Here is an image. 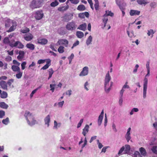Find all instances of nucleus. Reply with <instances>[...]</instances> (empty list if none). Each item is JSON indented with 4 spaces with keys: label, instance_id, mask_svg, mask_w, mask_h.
I'll use <instances>...</instances> for the list:
<instances>
[{
    "label": "nucleus",
    "instance_id": "nucleus-6",
    "mask_svg": "<svg viewBox=\"0 0 157 157\" xmlns=\"http://www.w3.org/2000/svg\"><path fill=\"white\" fill-rule=\"evenodd\" d=\"M44 16V13L42 10H38L35 13L34 17L37 20L41 19Z\"/></svg>",
    "mask_w": 157,
    "mask_h": 157
},
{
    "label": "nucleus",
    "instance_id": "nucleus-36",
    "mask_svg": "<svg viewBox=\"0 0 157 157\" xmlns=\"http://www.w3.org/2000/svg\"><path fill=\"white\" fill-rule=\"evenodd\" d=\"M127 33L128 36L131 38L134 37L135 36L134 35V32L133 31H132L130 32H129L128 31H127Z\"/></svg>",
    "mask_w": 157,
    "mask_h": 157
},
{
    "label": "nucleus",
    "instance_id": "nucleus-18",
    "mask_svg": "<svg viewBox=\"0 0 157 157\" xmlns=\"http://www.w3.org/2000/svg\"><path fill=\"white\" fill-rule=\"evenodd\" d=\"M69 7V6L67 5L66 6H64L59 7L58 8V10L59 11L63 12L68 9Z\"/></svg>",
    "mask_w": 157,
    "mask_h": 157
},
{
    "label": "nucleus",
    "instance_id": "nucleus-16",
    "mask_svg": "<svg viewBox=\"0 0 157 157\" xmlns=\"http://www.w3.org/2000/svg\"><path fill=\"white\" fill-rule=\"evenodd\" d=\"M140 12L139 11L135 10H131L129 13L131 16L137 15H138L140 14Z\"/></svg>",
    "mask_w": 157,
    "mask_h": 157
},
{
    "label": "nucleus",
    "instance_id": "nucleus-46",
    "mask_svg": "<svg viewBox=\"0 0 157 157\" xmlns=\"http://www.w3.org/2000/svg\"><path fill=\"white\" fill-rule=\"evenodd\" d=\"M40 87H41L40 86L39 87L34 90L32 91L31 93L30 94V97L31 98H32L33 97L34 94L38 90Z\"/></svg>",
    "mask_w": 157,
    "mask_h": 157
},
{
    "label": "nucleus",
    "instance_id": "nucleus-34",
    "mask_svg": "<svg viewBox=\"0 0 157 157\" xmlns=\"http://www.w3.org/2000/svg\"><path fill=\"white\" fill-rule=\"evenodd\" d=\"M113 13L111 12L110 11H106V13L104 15V16H106L107 17L108 16H113Z\"/></svg>",
    "mask_w": 157,
    "mask_h": 157
},
{
    "label": "nucleus",
    "instance_id": "nucleus-22",
    "mask_svg": "<svg viewBox=\"0 0 157 157\" xmlns=\"http://www.w3.org/2000/svg\"><path fill=\"white\" fill-rule=\"evenodd\" d=\"M26 47L30 50H33L35 49L34 45L32 43L27 44L26 45Z\"/></svg>",
    "mask_w": 157,
    "mask_h": 157
},
{
    "label": "nucleus",
    "instance_id": "nucleus-44",
    "mask_svg": "<svg viewBox=\"0 0 157 157\" xmlns=\"http://www.w3.org/2000/svg\"><path fill=\"white\" fill-rule=\"evenodd\" d=\"M56 86L55 84H51L50 85V87L51 88L50 90L52 91V92H53L54 91L55 89V86Z\"/></svg>",
    "mask_w": 157,
    "mask_h": 157
},
{
    "label": "nucleus",
    "instance_id": "nucleus-37",
    "mask_svg": "<svg viewBox=\"0 0 157 157\" xmlns=\"http://www.w3.org/2000/svg\"><path fill=\"white\" fill-rule=\"evenodd\" d=\"M17 72L18 73L16 75V77L18 79L21 78L22 76L23 73L20 71Z\"/></svg>",
    "mask_w": 157,
    "mask_h": 157
},
{
    "label": "nucleus",
    "instance_id": "nucleus-38",
    "mask_svg": "<svg viewBox=\"0 0 157 157\" xmlns=\"http://www.w3.org/2000/svg\"><path fill=\"white\" fill-rule=\"evenodd\" d=\"M124 146L122 147L119 151L118 154L119 155L125 154L124 153Z\"/></svg>",
    "mask_w": 157,
    "mask_h": 157
},
{
    "label": "nucleus",
    "instance_id": "nucleus-42",
    "mask_svg": "<svg viewBox=\"0 0 157 157\" xmlns=\"http://www.w3.org/2000/svg\"><path fill=\"white\" fill-rule=\"evenodd\" d=\"M104 18L103 19V23H104V26L105 27L106 26V24L107 23V22L108 21V18L107 17V16H104Z\"/></svg>",
    "mask_w": 157,
    "mask_h": 157
},
{
    "label": "nucleus",
    "instance_id": "nucleus-24",
    "mask_svg": "<svg viewBox=\"0 0 157 157\" xmlns=\"http://www.w3.org/2000/svg\"><path fill=\"white\" fill-rule=\"evenodd\" d=\"M84 33L81 31H77L76 33L77 36L79 38H81L84 36Z\"/></svg>",
    "mask_w": 157,
    "mask_h": 157
},
{
    "label": "nucleus",
    "instance_id": "nucleus-17",
    "mask_svg": "<svg viewBox=\"0 0 157 157\" xmlns=\"http://www.w3.org/2000/svg\"><path fill=\"white\" fill-rule=\"evenodd\" d=\"M44 121L45 124L47 125L48 127L49 125V123L50 122V116L49 115H48L44 119Z\"/></svg>",
    "mask_w": 157,
    "mask_h": 157
},
{
    "label": "nucleus",
    "instance_id": "nucleus-27",
    "mask_svg": "<svg viewBox=\"0 0 157 157\" xmlns=\"http://www.w3.org/2000/svg\"><path fill=\"white\" fill-rule=\"evenodd\" d=\"M15 42V41L14 40H13V41H11L10 42V40L8 37H5L3 40V42L4 44H9L10 45V44L11 42Z\"/></svg>",
    "mask_w": 157,
    "mask_h": 157
},
{
    "label": "nucleus",
    "instance_id": "nucleus-15",
    "mask_svg": "<svg viewBox=\"0 0 157 157\" xmlns=\"http://www.w3.org/2000/svg\"><path fill=\"white\" fill-rule=\"evenodd\" d=\"M89 126L88 124H86L82 130V134L84 136H86V134L89 131Z\"/></svg>",
    "mask_w": 157,
    "mask_h": 157
},
{
    "label": "nucleus",
    "instance_id": "nucleus-33",
    "mask_svg": "<svg viewBox=\"0 0 157 157\" xmlns=\"http://www.w3.org/2000/svg\"><path fill=\"white\" fill-rule=\"evenodd\" d=\"M92 38L91 36H90L87 38L86 40V44L87 45H89L92 42Z\"/></svg>",
    "mask_w": 157,
    "mask_h": 157
},
{
    "label": "nucleus",
    "instance_id": "nucleus-21",
    "mask_svg": "<svg viewBox=\"0 0 157 157\" xmlns=\"http://www.w3.org/2000/svg\"><path fill=\"white\" fill-rule=\"evenodd\" d=\"M51 65V60L50 59L48 60L46 62V64L44 66L42 67L41 69L43 70H46L48 69L49 67Z\"/></svg>",
    "mask_w": 157,
    "mask_h": 157
},
{
    "label": "nucleus",
    "instance_id": "nucleus-29",
    "mask_svg": "<svg viewBox=\"0 0 157 157\" xmlns=\"http://www.w3.org/2000/svg\"><path fill=\"white\" fill-rule=\"evenodd\" d=\"M0 107L3 109H7L8 106L4 102H0Z\"/></svg>",
    "mask_w": 157,
    "mask_h": 157
},
{
    "label": "nucleus",
    "instance_id": "nucleus-64",
    "mask_svg": "<svg viewBox=\"0 0 157 157\" xmlns=\"http://www.w3.org/2000/svg\"><path fill=\"white\" fill-rule=\"evenodd\" d=\"M153 126L155 129L157 131V122H155V123L153 124Z\"/></svg>",
    "mask_w": 157,
    "mask_h": 157
},
{
    "label": "nucleus",
    "instance_id": "nucleus-23",
    "mask_svg": "<svg viewBox=\"0 0 157 157\" xmlns=\"http://www.w3.org/2000/svg\"><path fill=\"white\" fill-rule=\"evenodd\" d=\"M130 146L128 145H125L124 150V153L127 154H128L130 150Z\"/></svg>",
    "mask_w": 157,
    "mask_h": 157
},
{
    "label": "nucleus",
    "instance_id": "nucleus-60",
    "mask_svg": "<svg viewBox=\"0 0 157 157\" xmlns=\"http://www.w3.org/2000/svg\"><path fill=\"white\" fill-rule=\"evenodd\" d=\"M113 129L115 132H117V130L116 128V125L114 123H113L112 124Z\"/></svg>",
    "mask_w": 157,
    "mask_h": 157
},
{
    "label": "nucleus",
    "instance_id": "nucleus-5",
    "mask_svg": "<svg viewBox=\"0 0 157 157\" xmlns=\"http://www.w3.org/2000/svg\"><path fill=\"white\" fill-rule=\"evenodd\" d=\"M13 42H11L10 44V46L13 48L14 47H17V48L19 49L23 48L24 47V45L19 41H17Z\"/></svg>",
    "mask_w": 157,
    "mask_h": 157
},
{
    "label": "nucleus",
    "instance_id": "nucleus-57",
    "mask_svg": "<svg viewBox=\"0 0 157 157\" xmlns=\"http://www.w3.org/2000/svg\"><path fill=\"white\" fill-rule=\"evenodd\" d=\"M107 118L106 116V114H105V122H104V126H106L107 125Z\"/></svg>",
    "mask_w": 157,
    "mask_h": 157
},
{
    "label": "nucleus",
    "instance_id": "nucleus-31",
    "mask_svg": "<svg viewBox=\"0 0 157 157\" xmlns=\"http://www.w3.org/2000/svg\"><path fill=\"white\" fill-rule=\"evenodd\" d=\"M30 31L29 28L25 27L24 29H21L20 31L21 33H26L29 32Z\"/></svg>",
    "mask_w": 157,
    "mask_h": 157
},
{
    "label": "nucleus",
    "instance_id": "nucleus-8",
    "mask_svg": "<svg viewBox=\"0 0 157 157\" xmlns=\"http://www.w3.org/2000/svg\"><path fill=\"white\" fill-rule=\"evenodd\" d=\"M37 43L41 45H45L48 42V40L45 38H38L37 39Z\"/></svg>",
    "mask_w": 157,
    "mask_h": 157
},
{
    "label": "nucleus",
    "instance_id": "nucleus-9",
    "mask_svg": "<svg viewBox=\"0 0 157 157\" xmlns=\"http://www.w3.org/2000/svg\"><path fill=\"white\" fill-rule=\"evenodd\" d=\"M73 14L71 13L65 14L63 17L65 21H68L72 19Z\"/></svg>",
    "mask_w": 157,
    "mask_h": 157
},
{
    "label": "nucleus",
    "instance_id": "nucleus-12",
    "mask_svg": "<svg viewBox=\"0 0 157 157\" xmlns=\"http://www.w3.org/2000/svg\"><path fill=\"white\" fill-rule=\"evenodd\" d=\"M57 43L60 45H67L68 44V41L66 39H60L58 40Z\"/></svg>",
    "mask_w": 157,
    "mask_h": 157
},
{
    "label": "nucleus",
    "instance_id": "nucleus-39",
    "mask_svg": "<svg viewBox=\"0 0 157 157\" xmlns=\"http://www.w3.org/2000/svg\"><path fill=\"white\" fill-rule=\"evenodd\" d=\"M64 47L62 46H60L58 49V51L60 53H63L64 52Z\"/></svg>",
    "mask_w": 157,
    "mask_h": 157
},
{
    "label": "nucleus",
    "instance_id": "nucleus-26",
    "mask_svg": "<svg viewBox=\"0 0 157 157\" xmlns=\"http://www.w3.org/2000/svg\"><path fill=\"white\" fill-rule=\"evenodd\" d=\"M11 69L14 72H18L20 71V67L18 66L15 65H12L11 67Z\"/></svg>",
    "mask_w": 157,
    "mask_h": 157
},
{
    "label": "nucleus",
    "instance_id": "nucleus-59",
    "mask_svg": "<svg viewBox=\"0 0 157 157\" xmlns=\"http://www.w3.org/2000/svg\"><path fill=\"white\" fill-rule=\"evenodd\" d=\"M127 84H128V82H126L125 84L124 85L122 88L124 89H125L126 88H129V87L128 86V85H127Z\"/></svg>",
    "mask_w": 157,
    "mask_h": 157
},
{
    "label": "nucleus",
    "instance_id": "nucleus-55",
    "mask_svg": "<svg viewBox=\"0 0 157 157\" xmlns=\"http://www.w3.org/2000/svg\"><path fill=\"white\" fill-rule=\"evenodd\" d=\"M134 155L135 157H142L139 152L138 151L135 152Z\"/></svg>",
    "mask_w": 157,
    "mask_h": 157
},
{
    "label": "nucleus",
    "instance_id": "nucleus-62",
    "mask_svg": "<svg viewBox=\"0 0 157 157\" xmlns=\"http://www.w3.org/2000/svg\"><path fill=\"white\" fill-rule=\"evenodd\" d=\"M78 16L79 17L81 18H85V16L83 13H79L78 14Z\"/></svg>",
    "mask_w": 157,
    "mask_h": 157
},
{
    "label": "nucleus",
    "instance_id": "nucleus-41",
    "mask_svg": "<svg viewBox=\"0 0 157 157\" xmlns=\"http://www.w3.org/2000/svg\"><path fill=\"white\" fill-rule=\"evenodd\" d=\"M9 118L7 117L6 119H3L2 120V122L3 124L5 125H7L9 122Z\"/></svg>",
    "mask_w": 157,
    "mask_h": 157
},
{
    "label": "nucleus",
    "instance_id": "nucleus-25",
    "mask_svg": "<svg viewBox=\"0 0 157 157\" xmlns=\"http://www.w3.org/2000/svg\"><path fill=\"white\" fill-rule=\"evenodd\" d=\"M86 9L84 5L82 4L78 5L77 8V10L79 11H84Z\"/></svg>",
    "mask_w": 157,
    "mask_h": 157
},
{
    "label": "nucleus",
    "instance_id": "nucleus-32",
    "mask_svg": "<svg viewBox=\"0 0 157 157\" xmlns=\"http://www.w3.org/2000/svg\"><path fill=\"white\" fill-rule=\"evenodd\" d=\"M147 0H137V2L139 4L144 5L147 4Z\"/></svg>",
    "mask_w": 157,
    "mask_h": 157
},
{
    "label": "nucleus",
    "instance_id": "nucleus-20",
    "mask_svg": "<svg viewBox=\"0 0 157 157\" xmlns=\"http://www.w3.org/2000/svg\"><path fill=\"white\" fill-rule=\"evenodd\" d=\"M86 23L81 24L77 28V29L85 31L86 29Z\"/></svg>",
    "mask_w": 157,
    "mask_h": 157
},
{
    "label": "nucleus",
    "instance_id": "nucleus-47",
    "mask_svg": "<svg viewBox=\"0 0 157 157\" xmlns=\"http://www.w3.org/2000/svg\"><path fill=\"white\" fill-rule=\"evenodd\" d=\"M94 7L96 10H99V4L98 1L95 2Z\"/></svg>",
    "mask_w": 157,
    "mask_h": 157
},
{
    "label": "nucleus",
    "instance_id": "nucleus-48",
    "mask_svg": "<svg viewBox=\"0 0 157 157\" xmlns=\"http://www.w3.org/2000/svg\"><path fill=\"white\" fill-rule=\"evenodd\" d=\"M59 4V3L57 1H55L52 2L50 4V6L52 7H55L57 6Z\"/></svg>",
    "mask_w": 157,
    "mask_h": 157
},
{
    "label": "nucleus",
    "instance_id": "nucleus-56",
    "mask_svg": "<svg viewBox=\"0 0 157 157\" xmlns=\"http://www.w3.org/2000/svg\"><path fill=\"white\" fill-rule=\"evenodd\" d=\"M79 44V41L78 40H77L75 42L73 45V46H72L71 48H73L74 47L76 46L77 45H78Z\"/></svg>",
    "mask_w": 157,
    "mask_h": 157
},
{
    "label": "nucleus",
    "instance_id": "nucleus-11",
    "mask_svg": "<svg viewBox=\"0 0 157 157\" xmlns=\"http://www.w3.org/2000/svg\"><path fill=\"white\" fill-rule=\"evenodd\" d=\"M23 37L24 39L26 41H30L33 39V36L32 34L29 33L25 35Z\"/></svg>",
    "mask_w": 157,
    "mask_h": 157
},
{
    "label": "nucleus",
    "instance_id": "nucleus-54",
    "mask_svg": "<svg viewBox=\"0 0 157 157\" xmlns=\"http://www.w3.org/2000/svg\"><path fill=\"white\" fill-rule=\"evenodd\" d=\"M83 119H82L80 120L79 122L78 123V124L77 125V128H78L81 127V126L82 124V123L83 122Z\"/></svg>",
    "mask_w": 157,
    "mask_h": 157
},
{
    "label": "nucleus",
    "instance_id": "nucleus-10",
    "mask_svg": "<svg viewBox=\"0 0 157 157\" xmlns=\"http://www.w3.org/2000/svg\"><path fill=\"white\" fill-rule=\"evenodd\" d=\"M15 21L10 19H7L5 21V26L6 28L9 27L11 24Z\"/></svg>",
    "mask_w": 157,
    "mask_h": 157
},
{
    "label": "nucleus",
    "instance_id": "nucleus-3",
    "mask_svg": "<svg viewBox=\"0 0 157 157\" xmlns=\"http://www.w3.org/2000/svg\"><path fill=\"white\" fill-rule=\"evenodd\" d=\"M77 27L76 23L73 21L68 22L66 26V28L67 30L71 31L75 30Z\"/></svg>",
    "mask_w": 157,
    "mask_h": 157
},
{
    "label": "nucleus",
    "instance_id": "nucleus-61",
    "mask_svg": "<svg viewBox=\"0 0 157 157\" xmlns=\"http://www.w3.org/2000/svg\"><path fill=\"white\" fill-rule=\"evenodd\" d=\"M125 137L128 142L131 139L130 135H127L126 134Z\"/></svg>",
    "mask_w": 157,
    "mask_h": 157
},
{
    "label": "nucleus",
    "instance_id": "nucleus-35",
    "mask_svg": "<svg viewBox=\"0 0 157 157\" xmlns=\"http://www.w3.org/2000/svg\"><path fill=\"white\" fill-rule=\"evenodd\" d=\"M48 71L49 74L48 79H49L51 78L52 75L54 73V71H53V69L52 68H51L48 70Z\"/></svg>",
    "mask_w": 157,
    "mask_h": 157
},
{
    "label": "nucleus",
    "instance_id": "nucleus-13",
    "mask_svg": "<svg viewBox=\"0 0 157 157\" xmlns=\"http://www.w3.org/2000/svg\"><path fill=\"white\" fill-rule=\"evenodd\" d=\"M17 26V23L15 22L12 24V25L10 27L9 29L6 31V32L10 33L14 31L16 29Z\"/></svg>",
    "mask_w": 157,
    "mask_h": 157
},
{
    "label": "nucleus",
    "instance_id": "nucleus-30",
    "mask_svg": "<svg viewBox=\"0 0 157 157\" xmlns=\"http://www.w3.org/2000/svg\"><path fill=\"white\" fill-rule=\"evenodd\" d=\"M8 94L6 92L3 91L0 94V97L2 98H7Z\"/></svg>",
    "mask_w": 157,
    "mask_h": 157
},
{
    "label": "nucleus",
    "instance_id": "nucleus-2",
    "mask_svg": "<svg viewBox=\"0 0 157 157\" xmlns=\"http://www.w3.org/2000/svg\"><path fill=\"white\" fill-rule=\"evenodd\" d=\"M24 116L28 123L30 125H33L37 123L36 121L34 119L33 116L29 111H26Z\"/></svg>",
    "mask_w": 157,
    "mask_h": 157
},
{
    "label": "nucleus",
    "instance_id": "nucleus-7",
    "mask_svg": "<svg viewBox=\"0 0 157 157\" xmlns=\"http://www.w3.org/2000/svg\"><path fill=\"white\" fill-rule=\"evenodd\" d=\"M88 72L89 68L85 66L83 68L82 71L79 75V76H83L87 75L88 74Z\"/></svg>",
    "mask_w": 157,
    "mask_h": 157
},
{
    "label": "nucleus",
    "instance_id": "nucleus-4",
    "mask_svg": "<svg viewBox=\"0 0 157 157\" xmlns=\"http://www.w3.org/2000/svg\"><path fill=\"white\" fill-rule=\"evenodd\" d=\"M42 2L37 0H33L31 3L30 7L32 9L38 8L41 6Z\"/></svg>",
    "mask_w": 157,
    "mask_h": 157
},
{
    "label": "nucleus",
    "instance_id": "nucleus-49",
    "mask_svg": "<svg viewBox=\"0 0 157 157\" xmlns=\"http://www.w3.org/2000/svg\"><path fill=\"white\" fill-rule=\"evenodd\" d=\"M14 79H11L8 80L7 82V84H8L9 86H10L12 84V83L14 82Z\"/></svg>",
    "mask_w": 157,
    "mask_h": 157
},
{
    "label": "nucleus",
    "instance_id": "nucleus-63",
    "mask_svg": "<svg viewBox=\"0 0 157 157\" xmlns=\"http://www.w3.org/2000/svg\"><path fill=\"white\" fill-rule=\"evenodd\" d=\"M88 85V83L87 82H86L84 84V88L85 89L87 90H89V89L87 87V86Z\"/></svg>",
    "mask_w": 157,
    "mask_h": 157
},
{
    "label": "nucleus",
    "instance_id": "nucleus-58",
    "mask_svg": "<svg viewBox=\"0 0 157 157\" xmlns=\"http://www.w3.org/2000/svg\"><path fill=\"white\" fill-rule=\"evenodd\" d=\"M64 103L63 101L58 103V105L59 107H62Z\"/></svg>",
    "mask_w": 157,
    "mask_h": 157
},
{
    "label": "nucleus",
    "instance_id": "nucleus-53",
    "mask_svg": "<svg viewBox=\"0 0 157 157\" xmlns=\"http://www.w3.org/2000/svg\"><path fill=\"white\" fill-rule=\"evenodd\" d=\"M5 60L7 62H10L12 60V57L10 56H8L6 57Z\"/></svg>",
    "mask_w": 157,
    "mask_h": 157
},
{
    "label": "nucleus",
    "instance_id": "nucleus-28",
    "mask_svg": "<svg viewBox=\"0 0 157 157\" xmlns=\"http://www.w3.org/2000/svg\"><path fill=\"white\" fill-rule=\"evenodd\" d=\"M140 151L141 154L143 156H145L146 155L147 152L145 149L143 147H141L140 148Z\"/></svg>",
    "mask_w": 157,
    "mask_h": 157
},
{
    "label": "nucleus",
    "instance_id": "nucleus-40",
    "mask_svg": "<svg viewBox=\"0 0 157 157\" xmlns=\"http://www.w3.org/2000/svg\"><path fill=\"white\" fill-rule=\"evenodd\" d=\"M154 32L153 30L151 29L149 30H148V32L147 33V35L148 36H150V35H151V37H152L153 36V34H154Z\"/></svg>",
    "mask_w": 157,
    "mask_h": 157
},
{
    "label": "nucleus",
    "instance_id": "nucleus-50",
    "mask_svg": "<svg viewBox=\"0 0 157 157\" xmlns=\"http://www.w3.org/2000/svg\"><path fill=\"white\" fill-rule=\"evenodd\" d=\"M26 64V63L25 61L23 62L21 64V69L22 70H24L25 68Z\"/></svg>",
    "mask_w": 157,
    "mask_h": 157
},
{
    "label": "nucleus",
    "instance_id": "nucleus-14",
    "mask_svg": "<svg viewBox=\"0 0 157 157\" xmlns=\"http://www.w3.org/2000/svg\"><path fill=\"white\" fill-rule=\"evenodd\" d=\"M0 85L3 89L6 90H8L7 85L5 81H1L0 82Z\"/></svg>",
    "mask_w": 157,
    "mask_h": 157
},
{
    "label": "nucleus",
    "instance_id": "nucleus-45",
    "mask_svg": "<svg viewBox=\"0 0 157 157\" xmlns=\"http://www.w3.org/2000/svg\"><path fill=\"white\" fill-rule=\"evenodd\" d=\"M103 117H102L101 116H99L98 117V124L99 126H100L101 124L102 121L103 119Z\"/></svg>",
    "mask_w": 157,
    "mask_h": 157
},
{
    "label": "nucleus",
    "instance_id": "nucleus-51",
    "mask_svg": "<svg viewBox=\"0 0 157 157\" xmlns=\"http://www.w3.org/2000/svg\"><path fill=\"white\" fill-rule=\"evenodd\" d=\"M5 115V111L3 110H0V118H2Z\"/></svg>",
    "mask_w": 157,
    "mask_h": 157
},
{
    "label": "nucleus",
    "instance_id": "nucleus-19",
    "mask_svg": "<svg viewBox=\"0 0 157 157\" xmlns=\"http://www.w3.org/2000/svg\"><path fill=\"white\" fill-rule=\"evenodd\" d=\"M19 55L17 56L18 60H21L24 57L25 52L22 51H20L19 52Z\"/></svg>",
    "mask_w": 157,
    "mask_h": 157
},
{
    "label": "nucleus",
    "instance_id": "nucleus-43",
    "mask_svg": "<svg viewBox=\"0 0 157 157\" xmlns=\"http://www.w3.org/2000/svg\"><path fill=\"white\" fill-rule=\"evenodd\" d=\"M151 151L153 153L157 154V146H153L151 148Z\"/></svg>",
    "mask_w": 157,
    "mask_h": 157
},
{
    "label": "nucleus",
    "instance_id": "nucleus-1",
    "mask_svg": "<svg viewBox=\"0 0 157 157\" xmlns=\"http://www.w3.org/2000/svg\"><path fill=\"white\" fill-rule=\"evenodd\" d=\"M111 79V77L110 76L109 71H108L106 74L105 78V90L106 93H108L110 91L111 88L113 85V82H110V86L109 85V82Z\"/></svg>",
    "mask_w": 157,
    "mask_h": 157
},
{
    "label": "nucleus",
    "instance_id": "nucleus-52",
    "mask_svg": "<svg viewBox=\"0 0 157 157\" xmlns=\"http://www.w3.org/2000/svg\"><path fill=\"white\" fill-rule=\"evenodd\" d=\"M71 3L75 4H77L79 2V0H69Z\"/></svg>",
    "mask_w": 157,
    "mask_h": 157
}]
</instances>
